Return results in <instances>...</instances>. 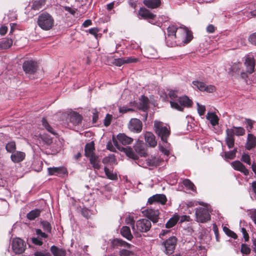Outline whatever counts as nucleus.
I'll return each instance as SVG.
<instances>
[{"label": "nucleus", "instance_id": "nucleus-1", "mask_svg": "<svg viewBox=\"0 0 256 256\" xmlns=\"http://www.w3.org/2000/svg\"><path fill=\"white\" fill-rule=\"evenodd\" d=\"M193 38L192 33L186 27L180 26L178 28L176 38L170 43V47H174L180 44L189 43Z\"/></svg>", "mask_w": 256, "mask_h": 256}, {"label": "nucleus", "instance_id": "nucleus-2", "mask_svg": "<svg viewBox=\"0 0 256 256\" xmlns=\"http://www.w3.org/2000/svg\"><path fill=\"white\" fill-rule=\"evenodd\" d=\"M154 128L156 134L165 143L168 142V139L170 134V128L164 126L161 122L154 121Z\"/></svg>", "mask_w": 256, "mask_h": 256}, {"label": "nucleus", "instance_id": "nucleus-3", "mask_svg": "<svg viewBox=\"0 0 256 256\" xmlns=\"http://www.w3.org/2000/svg\"><path fill=\"white\" fill-rule=\"evenodd\" d=\"M170 102L172 108L180 112L184 110V108H190L193 104L192 100L186 96L178 97L177 102L170 100Z\"/></svg>", "mask_w": 256, "mask_h": 256}, {"label": "nucleus", "instance_id": "nucleus-4", "mask_svg": "<svg viewBox=\"0 0 256 256\" xmlns=\"http://www.w3.org/2000/svg\"><path fill=\"white\" fill-rule=\"evenodd\" d=\"M196 221L204 223L210 220V215L206 208L199 207L196 208L195 212Z\"/></svg>", "mask_w": 256, "mask_h": 256}, {"label": "nucleus", "instance_id": "nucleus-5", "mask_svg": "<svg viewBox=\"0 0 256 256\" xmlns=\"http://www.w3.org/2000/svg\"><path fill=\"white\" fill-rule=\"evenodd\" d=\"M112 139L115 146L120 150L124 152L127 156L134 160H137L138 159V156L134 152L132 148L130 146H127L126 148L121 146L114 136H112Z\"/></svg>", "mask_w": 256, "mask_h": 256}, {"label": "nucleus", "instance_id": "nucleus-6", "mask_svg": "<svg viewBox=\"0 0 256 256\" xmlns=\"http://www.w3.org/2000/svg\"><path fill=\"white\" fill-rule=\"evenodd\" d=\"M152 227L151 222L146 218H142L136 222V232H146L149 231Z\"/></svg>", "mask_w": 256, "mask_h": 256}, {"label": "nucleus", "instance_id": "nucleus-7", "mask_svg": "<svg viewBox=\"0 0 256 256\" xmlns=\"http://www.w3.org/2000/svg\"><path fill=\"white\" fill-rule=\"evenodd\" d=\"M12 249L16 254H21L24 252L26 244L22 239L16 238L13 239L12 243Z\"/></svg>", "mask_w": 256, "mask_h": 256}, {"label": "nucleus", "instance_id": "nucleus-8", "mask_svg": "<svg viewBox=\"0 0 256 256\" xmlns=\"http://www.w3.org/2000/svg\"><path fill=\"white\" fill-rule=\"evenodd\" d=\"M38 26L42 30H50L54 25L52 17H38L37 20Z\"/></svg>", "mask_w": 256, "mask_h": 256}, {"label": "nucleus", "instance_id": "nucleus-9", "mask_svg": "<svg viewBox=\"0 0 256 256\" xmlns=\"http://www.w3.org/2000/svg\"><path fill=\"white\" fill-rule=\"evenodd\" d=\"M177 242L176 237L172 236L164 241L162 244L164 248L165 252L167 254H172L174 249Z\"/></svg>", "mask_w": 256, "mask_h": 256}, {"label": "nucleus", "instance_id": "nucleus-10", "mask_svg": "<svg viewBox=\"0 0 256 256\" xmlns=\"http://www.w3.org/2000/svg\"><path fill=\"white\" fill-rule=\"evenodd\" d=\"M142 214L144 216L148 218L150 221L153 223L158 222L159 219L160 212L159 210L152 208H148L142 211Z\"/></svg>", "mask_w": 256, "mask_h": 256}, {"label": "nucleus", "instance_id": "nucleus-11", "mask_svg": "<svg viewBox=\"0 0 256 256\" xmlns=\"http://www.w3.org/2000/svg\"><path fill=\"white\" fill-rule=\"evenodd\" d=\"M22 68L26 74H34L37 70V63L32 60L25 61L22 64Z\"/></svg>", "mask_w": 256, "mask_h": 256}, {"label": "nucleus", "instance_id": "nucleus-12", "mask_svg": "<svg viewBox=\"0 0 256 256\" xmlns=\"http://www.w3.org/2000/svg\"><path fill=\"white\" fill-rule=\"evenodd\" d=\"M83 118L82 115L75 111L70 112L68 115V120L69 122L73 126H78L82 122Z\"/></svg>", "mask_w": 256, "mask_h": 256}, {"label": "nucleus", "instance_id": "nucleus-13", "mask_svg": "<svg viewBox=\"0 0 256 256\" xmlns=\"http://www.w3.org/2000/svg\"><path fill=\"white\" fill-rule=\"evenodd\" d=\"M135 152L140 156L146 157L148 156L147 148L146 144L140 140H138L134 146Z\"/></svg>", "mask_w": 256, "mask_h": 256}, {"label": "nucleus", "instance_id": "nucleus-14", "mask_svg": "<svg viewBox=\"0 0 256 256\" xmlns=\"http://www.w3.org/2000/svg\"><path fill=\"white\" fill-rule=\"evenodd\" d=\"M142 122L138 118H132L130 120L128 128L131 132L139 133L142 130Z\"/></svg>", "mask_w": 256, "mask_h": 256}, {"label": "nucleus", "instance_id": "nucleus-15", "mask_svg": "<svg viewBox=\"0 0 256 256\" xmlns=\"http://www.w3.org/2000/svg\"><path fill=\"white\" fill-rule=\"evenodd\" d=\"M178 27L175 26H170L167 28V34L166 36V40L167 45L170 46V43L174 40L176 38V34Z\"/></svg>", "mask_w": 256, "mask_h": 256}, {"label": "nucleus", "instance_id": "nucleus-16", "mask_svg": "<svg viewBox=\"0 0 256 256\" xmlns=\"http://www.w3.org/2000/svg\"><path fill=\"white\" fill-rule=\"evenodd\" d=\"M246 72L252 74L254 72L256 60L254 57L247 56L244 63Z\"/></svg>", "mask_w": 256, "mask_h": 256}, {"label": "nucleus", "instance_id": "nucleus-17", "mask_svg": "<svg viewBox=\"0 0 256 256\" xmlns=\"http://www.w3.org/2000/svg\"><path fill=\"white\" fill-rule=\"evenodd\" d=\"M167 202L166 196L163 194H156L150 197L148 199V203L152 204L154 202H158L162 204H164Z\"/></svg>", "mask_w": 256, "mask_h": 256}, {"label": "nucleus", "instance_id": "nucleus-18", "mask_svg": "<svg viewBox=\"0 0 256 256\" xmlns=\"http://www.w3.org/2000/svg\"><path fill=\"white\" fill-rule=\"evenodd\" d=\"M48 174L50 176L65 174H68V170L64 167H50L48 168Z\"/></svg>", "mask_w": 256, "mask_h": 256}, {"label": "nucleus", "instance_id": "nucleus-19", "mask_svg": "<svg viewBox=\"0 0 256 256\" xmlns=\"http://www.w3.org/2000/svg\"><path fill=\"white\" fill-rule=\"evenodd\" d=\"M116 140H118L122 145L130 144L134 141L132 138L128 136L124 133L118 134L116 136Z\"/></svg>", "mask_w": 256, "mask_h": 256}, {"label": "nucleus", "instance_id": "nucleus-20", "mask_svg": "<svg viewBox=\"0 0 256 256\" xmlns=\"http://www.w3.org/2000/svg\"><path fill=\"white\" fill-rule=\"evenodd\" d=\"M232 166L235 170L242 172L245 176H248L249 174L248 170L246 166L240 161L236 160L232 163Z\"/></svg>", "mask_w": 256, "mask_h": 256}, {"label": "nucleus", "instance_id": "nucleus-21", "mask_svg": "<svg viewBox=\"0 0 256 256\" xmlns=\"http://www.w3.org/2000/svg\"><path fill=\"white\" fill-rule=\"evenodd\" d=\"M144 139L150 146L155 147L156 146L157 142L156 140V136L151 132H146L144 134Z\"/></svg>", "mask_w": 256, "mask_h": 256}, {"label": "nucleus", "instance_id": "nucleus-22", "mask_svg": "<svg viewBox=\"0 0 256 256\" xmlns=\"http://www.w3.org/2000/svg\"><path fill=\"white\" fill-rule=\"evenodd\" d=\"M226 144L229 148H233L234 144V138L232 136V131L230 130H226Z\"/></svg>", "mask_w": 256, "mask_h": 256}, {"label": "nucleus", "instance_id": "nucleus-23", "mask_svg": "<svg viewBox=\"0 0 256 256\" xmlns=\"http://www.w3.org/2000/svg\"><path fill=\"white\" fill-rule=\"evenodd\" d=\"M95 150L94 142H91L87 143L84 148V156L88 158L94 154V151Z\"/></svg>", "mask_w": 256, "mask_h": 256}, {"label": "nucleus", "instance_id": "nucleus-24", "mask_svg": "<svg viewBox=\"0 0 256 256\" xmlns=\"http://www.w3.org/2000/svg\"><path fill=\"white\" fill-rule=\"evenodd\" d=\"M256 146V138L252 134L248 135V140L246 144V148L248 150L254 148Z\"/></svg>", "mask_w": 256, "mask_h": 256}, {"label": "nucleus", "instance_id": "nucleus-25", "mask_svg": "<svg viewBox=\"0 0 256 256\" xmlns=\"http://www.w3.org/2000/svg\"><path fill=\"white\" fill-rule=\"evenodd\" d=\"M121 235L128 240H131L133 238L130 228L128 226H124L120 229Z\"/></svg>", "mask_w": 256, "mask_h": 256}, {"label": "nucleus", "instance_id": "nucleus-26", "mask_svg": "<svg viewBox=\"0 0 256 256\" xmlns=\"http://www.w3.org/2000/svg\"><path fill=\"white\" fill-rule=\"evenodd\" d=\"M144 4L148 8H156L161 4V0H144Z\"/></svg>", "mask_w": 256, "mask_h": 256}, {"label": "nucleus", "instance_id": "nucleus-27", "mask_svg": "<svg viewBox=\"0 0 256 256\" xmlns=\"http://www.w3.org/2000/svg\"><path fill=\"white\" fill-rule=\"evenodd\" d=\"M11 159L12 162L16 163L22 161L25 158V154L23 152H17L11 155Z\"/></svg>", "mask_w": 256, "mask_h": 256}, {"label": "nucleus", "instance_id": "nucleus-28", "mask_svg": "<svg viewBox=\"0 0 256 256\" xmlns=\"http://www.w3.org/2000/svg\"><path fill=\"white\" fill-rule=\"evenodd\" d=\"M140 100V103L139 106H138V109L144 112H146L148 108V98L144 96H142Z\"/></svg>", "mask_w": 256, "mask_h": 256}, {"label": "nucleus", "instance_id": "nucleus-29", "mask_svg": "<svg viewBox=\"0 0 256 256\" xmlns=\"http://www.w3.org/2000/svg\"><path fill=\"white\" fill-rule=\"evenodd\" d=\"M50 251L54 256H66V251L65 250L55 246H51Z\"/></svg>", "mask_w": 256, "mask_h": 256}, {"label": "nucleus", "instance_id": "nucleus-30", "mask_svg": "<svg viewBox=\"0 0 256 256\" xmlns=\"http://www.w3.org/2000/svg\"><path fill=\"white\" fill-rule=\"evenodd\" d=\"M145 56L148 58H156L157 56V52L153 48L148 46L144 50Z\"/></svg>", "mask_w": 256, "mask_h": 256}, {"label": "nucleus", "instance_id": "nucleus-31", "mask_svg": "<svg viewBox=\"0 0 256 256\" xmlns=\"http://www.w3.org/2000/svg\"><path fill=\"white\" fill-rule=\"evenodd\" d=\"M90 158V162L91 164H92V167L94 169L99 170L100 168V160L98 158V157L96 154H94L92 156L88 157Z\"/></svg>", "mask_w": 256, "mask_h": 256}, {"label": "nucleus", "instance_id": "nucleus-32", "mask_svg": "<svg viewBox=\"0 0 256 256\" xmlns=\"http://www.w3.org/2000/svg\"><path fill=\"white\" fill-rule=\"evenodd\" d=\"M206 118L210 121L211 124L213 126H215L218 124L219 119L214 112H208Z\"/></svg>", "mask_w": 256, "mask_h": 256}, {"label": "nucleus", "instance_id": "nucleus-33", "mask_svg": "<svg viewBox=\"0 0 256 256\" xmlns=\"http://www.w3.org/2000/svg\"><path fill=\"white\" fill-rule=\"evenodd\" d=\"M226 130H230L232 131V136H234V135L236 136H242L245 134L246 131L242 127H236L233 126L232 128H227Z\"/></svg>", "mask_w": 256, "mask_h": 256}, {"label": "nucleus", "instance_id": "nucleus-34", "mask_svg": "<svg viewBox=\"0 0 256 256\" xmlns=\"http://www.w3.org/2000/svg\"><path fill=\"white\" fill-rule=\"evenodd\" d=\"M13 41L11 38H5L0 42V49L6 50L12 44Z\"/></svg>", "mask_w": 256, "mask_h": 256}, {"label": "nucleus", "instance_id": "nucleus-35", "mask_svg": "<svg viewBox=\"0 0 256 256\" xmlns=\"http://www.w3.org/2000/svg\"><path fill=\"white\" fill-rule=\"evenodd\" d=\"M42 212V210L36 208L30 211L26 214V218L30 220H34L36 218L38 217Z\"/></svg>", "mask_w": 256, "mask_h": 256}, {"label": "nucleus", "instance_id": "nucleus-36", "mask_svg": "<svg viewBox=\"0 0 256 256\" xmlns=\"http://www.w3.org/2000/svg\"><path fill=\"white\" fill-rule=\"evenodd\" d=\"M179 216L178 214H174L166 223V227L168 228L174 227L178 222Z\"/></svg>", "mask_w": 256, "mask_h": 256}, {"label": "nucleus", "instance_id": "nucleus-37", "mask_svg": "<svg viewBox=\"0 0 256 256\" xmlns=\"http://www.w3.org/2000/svg\"><path fill=\"white\" fill-rule=\"evenodd\" d=\"M46 0H36L32 4V8L36 10L42 8L45 5Z\"/></svg>", "mask_w": 256, "mask_h": 256}, {"label": "nucleus", "instance_id": "nucleus-38", "mask_svg": "<svg viewBox=\"0 0 256 256\" xmlns=\"http://www.w3.org/2000/svg\"><path fill=\"white\" fill-rule=\"evenodd\" d=\"M104 172L108 178L110 180H117L116 174H114L112 171L110 170L107 167L104 168Z\"/></svg>", "mask_w": 256, "mask_h": 256}, {"label": "nucleus", "instance_id": "nucleus-39", "mask_svg": "<svg viewBox=\"0 0 256 256\" xmlns=\"http://www.w3.org/2000/svg\"><path fill=\"white\" fill-rule=\"evenodd\" d=\"M42 125L50 133L56 135V134L54 132V130L53 128L50 125L48 122L46 118H42Z\"/></svg>", "mask_w": 256, "mask_h": 256}, {"label": "nucleus", "instance_id": "nucleus-40", "mask_svg": "<svg viewBox=\"0 0 256 256\" xmlns=\"http://www.w3.org/2000/svg\"><path fill=\"white\" fill-rule=\"evenodd\" d=\"M184 185L193 192H196V187L194 184L188 179H185L183 180Z\"/></svg>", "mask_w": 256, "mask_h": 256}, {"label": "nucleus", "instance_id": "nucleus-41", "mask_svg": "<svg viewBox=\"0 0 256 256\" xmlns=\"http://www.w3.org/2000/svg\"><path fill=\"white\" fill-rule=\"evenodd\" d=\"M192 84L194 89H198L202 92H204L206 84L204 82H199L198 80L193 81Z\"/></svg>", "mask_w": 256, "mask_h": 256}, {"label": "nucleus", "instance_id": "nucleus-42", "mask_svg": "<svg viewBox=\"0 0 256 256\" xmlns=\"http://www.w3.org/2000/svg\"><path fill=\"white\" fill-rule=\"evenodd\" d=\"M40 224L45 232L49 233L51 232L52 226L49 222L46 220H43L40 222Z\"/></svg>", "mask_w": 256, "mask_h": 256}, {"label": "nucleus", "instance_id": "nucleus-43", "mask_svg": "<svg viewBox=\"0 0 256 256\" xmlns=\"http://www.w3.org/2000/svg\"><path fill=\"white\" fill-rule=\"evenodd\" d=\"M124 241V240L122 239L114 238L112 242V246L113 248H117L118 246H123Z\"/></svg>", "mask_w": 256, "mask_h": 256}, {"label": "nucleus", "instance_id": "nucleus-44", "mask_svg": "<svg viewBox=\"0 0 256 256\" xmlns=\"http://www.w3.org/2000/svg\"><path fill=\"white\" fill-rule=\"evenodd\" d=\"M6 150L9 152H14L16 149V143L14 141L8 142L6 146Z\"/></svg>", "mask_w": 256, "mask_h": 256}, {"label": "nucleus", "instance_id": "nucleus-45", "mask_svg": "<svg viewBox=\"0 0 256 256\" xmlns=\"http://www.w3.org/2000/svg\"><path fill=\"white\" fill-rule=\"evenodd\" d=\"M223 230L225 232V234L228 236L231 237L234 239H236L238 236L233 231L231 230L230 228H228L226 226H224L223 228Z\"/></svg>", "mask_w": 256, "mask_h": 256}, {"label": "nucleus", "instance_id": "nucleus-46", "mask_svg": "<svg viewBox=\"0 0 256 256\" xmlns=\"http://www.w3.org/2000/svg\"><path fill=\"white\" fill-rule=\"evenodd\" d=\"M237 152V149L235 148L233 150L225 152L224 156L226 159L233 160L236 157Z\"/></svg>", "mask_w": 256, "mask_h": 256}, {"label": "nucleus", "instance_id": "nucleus-47", "mask_svg": "<svg viewBox=\"0 0 256 256\" xmlns=\"http://www.w3.org/2000/svg\"><path fill=\"white\" fill-rule=\"evenodd\" d=\"M243 14L244 16H256V10H244L240 12L238 15Z\"/></svg>", "mask_w": 256, "mask_h": 256}, {"label": "nucleus", "instance_id": "nucleus-48", "mask_svg": "<svg viewBox=\"0 0 256 256\" xmlns=\"http://www.w3.org/2000/svg\"><path fill=\"white\" fill-rule=\"evenodd\" d=\"M250 248L246 244H242L240 252L242 254H250Z\"/></svg>", "mask_w": 256, "mask_h": 256}, {"label": "nucleus", "instance_id": "nucleus-49", "mask_svg": "<svg viewBox=\"0 0 256 256\" xmlns=\"http://www.w3.org/2000/svg\"><path fill=\"white\" fill-rule=\"evenodd\" d=\"M126 224H130L132 226V229L134 232L136 230V224H135V221L133 217L128 216L126 220Z\"/></svg>", "mask_w": 256, "mask_h": 256}, {"label": "nucleus", "instance_id": "nucleus-50", "mask_svg": "<svg viewBox=\"0 0 256 256\" xmlns=\"http://www.w3.org/2000/svg\"><path fill=\"white\" fill-rule=\"evenodd\" d=\"M112 63L113 64L117 66H120L125 64L124 58H114Z\"/></svg>", "mask_w": 256, "mask_h": 256}, {"label": "nucleus", "instance_id": "nucleus-51", "mask_svg": "<svg viewBox=\"0 0 256 256\" xmlns=\"http://www.w3.org/2000/svg\"><path fill=\"white\" fill-rule=\"evenodd\" d=\"M76 9L74 7H69V6H63L62 8V10L67 12L68 14L74 15L76 12Z\"/></svg>", "mask_w": 256, "mask_h": 256}, {"label": "nucleus", "instance_id": "nucleus-52", "mask_svg": "<svg viewBox=\"0 0 256 256\" xmlns=\"http://www.w3.org/2000/svg\"><path fill=\"white\" fill-rule=\"evenodd\" d=\"M124 63L125 64H131V63H136L140 61L138 58H136L134 57H128L124 58Z\"/></svg>", "mask_w": 256, "mask_h": 256}, {"label": "nucleus", "instance_id": "nucleus-53", "mask_svg": "<svg viewBox=\"0 0 256 256\" xmlns=\"http://www.w3.org/2000/svg\"><path fill=\"white\" fill-rule=\"evenodd\" d=\"M112 114H108L104 120V124L106 126H108L110 124L112 120Z\"/></svg>", "mask_w": 256, "mask_h": 256}, {"label": "nucleus", "instance_id": "nucleus-54", "mask_svg": "<svg viewBox=\"0 0 256 256\" xmlns=\"http://www.w3.org/2000/svg\"><path fill=\"white\" fill-rule=\"evenodd\" d=\"M82 215L86 219L90 218L91 213L90 210L86 208H82L81 210Z\"/></svg>", "mask_w": 256, "mask_h": 256}, {"label": "nucleus", "instance_id": "nucleus-55", "mask_svg": "<svg viewBox=\"0 0 256 256\" xmlns=\"http://www.w3.org/2000/svg\"><path fill=\"white\" fill-rule=\"evenodd\" d=\"M134 252L126 249H122L119 252L120 256H130L133 255Z\"/></svg>", "mask_w": 256, "mask_h": 256}, {"label": "nucleus", "instance_id": "nucleus-56", "mask_svg": "<svg viewBox=\"0 0 256 256\" xmlns=\"http://www.w3.org/2000/svg\"><path fill=\"white\" fill-rule=\"evenodd\" d=\"M246 128L248 132H250L252 130L253 128V124L254 123V121L248 118L246 119Z\"/></svg>", "mask_w": 256, "mask_h": 256}, {"label": "nucleus", "instance_id": "nucleus-57", "mask_svg": "<svg viewBox=\"0 0 256 256\" xmlns=\"http://www.w3.org/2000/svg\"><path fill=\"white\" fill-rule=\"evenodd\" d=\"M100 32V29L98 28H92L88 30V32L90 34L94 36L96 38H98V32Z\"/></svg>", "mask_w": 256, "mask_h": 256}, {"label": "nucleus", "instance_id": "nucleus-58", "mask_svg": "<svg viewBox=\"0 0 256 256\" xmlns=\"http://www.w3.org/2000/svg\"><path fill=\"white\" fill-rule=\"evenodd\" d=\"M168 96L171 99V100L177 102L178 97V96L175 91L170 90L168 93Z\"/></svg>", "mask_w": 256, "mask_h": 256}, {"label": "nucleus", "instance_id": "nucleus-59", "mask_svg": "<svg viewBox=\"0 0 256 256\" xmlns=\"http://www.w3.org/2000/svg\"><path fill=\"white\" fill-rule=\"evenodd\" d=\"M148 10L146 9L140 8L139 14L140 16H156V15L148 12Z\"/></svg>", "mask_w": 256, "mask_h": 256}, {"label": "nucleus", "instance_id": "nucleus-60", "mask_svg": "<svg viewBox=\"0 0 256 256\" xmlns=\"http://www.w3.org/2000/svg\"><path fill=\"white\" fill-rule=\"evenodd\" d=\"M198 106V112L200 116H202L206 112L205 106L200 105L198 103H197Z\"/></svg>", "mask_w": 256, "mask_h": 256}, {"label": "nucleus", "instance_id": "nucleus-61", "mask_svg": "<svg viewBox=\"0 0 256 256\" xmlns=\"http://www.w3.org/2000/svg\"><path fill=\"white\" fill-rule=\"evenodd\" d=\"M216 90V88L214 85H208L206 86V84L204 92H213Z\"/></svg>", "mask_w": 256, "mask_h": 256}, {"label": "nucleus", "instance_id": "nucleus-62", "mask_svg": "<svg viewBox=\"0 0 256 256\" xmlns=\"http://www.w3.org/2000/svg\"><path fill=\"white\" fill-rule=\"evenodd\" d=\"M241 160L244 162L250 165L251 164L250 162V156L248 154H244L242 156Z\"/></svg>", "mask_w": 256, "mask_h": 256}, {"label": "nucleus", "instance_id": "nucleus-63", "mask_svg": "<svg viewBox=\"0 0 256 256\" xmlns=\"http://www.w3.org/2000/svg\"><path fill=\"white\" fill-rule=\"evenodd\" d=\"M213 230L214 232L216 238L217 242L220 241V236H219V233H218V229L216 224H213Z\"/></svg>", "mask_w": 256, "mask_h": 256}, {"label": "nucleus", "instance_id": "nucleus-64", "mask_svg": "<svg viewBox=\"0 0 256 256\" xmlns=\"http://www.w3.org/2000/svg\"><path fill=\"white\" fill-rule=\"evenodd\" d=\"M248 40L252 44L256 46V32L253 33L249 36Z\"/></svg>", "mask_w": 256, "mask_h": 256}]
</instances>
